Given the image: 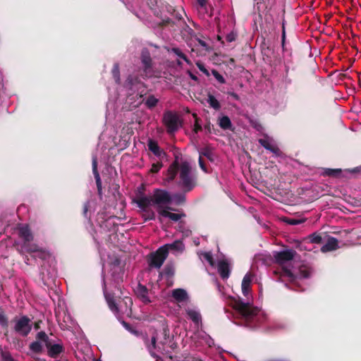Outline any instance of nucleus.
Returning a JSON list of instances; mask_svg holds the SVG:
<instances>
[{
  "label": "nucleus",
  "mask_w": 361,
  "mask_h": 361,
  "mask_svg": "<svg viewBox=\"0 0 361 361\" xmlns=\"http://www.w3.org/2000/svg\"><path fill=\"white\" fill-rule=\"evenodd\" d=\"M158 214H159V216L167 217L173 221H178L182 217L185 216V213H181V214L172 213V212H169L167 209H166L164 208H159Z\"/></svg>",
  "instance_id": "14"
},
{
  "label": "nucleus",
  "mask_w": 361,
  "mask_h": 361,
  "mask_svg": "<svg viewBox=\"0 0 361 361\" xmlns=\"http://www.w3.org/2000/svg\"><path fill=\"white\" fill-rule=\"evenodd\" d=\"M36 339L42 341L45 344L47 349V355L52 358H56L61 353L64 351V347L61 343H54L48 335L43 331H39L36 335Z\"/></svg>",
  "instance_id": "5"
},
{
  "label": "nucleus",
  "mask_w": 361,
  "mask_h": 361,
  "mask_svg": "<svg viewBox=\"0 0 361 361\" xmlns=\"http://www.w3.org/2000/svg\"><path fill=\"white\" fill-rule=\"evenodd\" d=\"M252 283V276L250 274H245L243 279L241 288L243 294L247 296L250 290V286Z\"/></svg>",
  "instance_id": "22"
},
{
  "label": "nucleus",
  "mask_w": 361,
  "mask_h": 361,
  "mask_svg": "<svg viewBox=\"0 0 361 361\" xmlns=\"http://www.w3.org/2000/svg\"><path fill=\"white\" fill-rule=\"evenodd\" d=\"M18 236L23 240V244H27L34 239V235L28 225H23L18 228Z\"/></svg>",
  "instance_id": "13"
},
{
  "label": "nucleus",
  "mask_w": 361,
  "mask_h": 361,
  "mask_svg": "<svg viewBox=\"0 0 361 361\" xmlns=\"http://www.w3.org/2000/svg\"><path fill=\"white\" fill-rule=\"evenodd\" d=\"M136 294L139 299L145 304L151 302L148 296V289L145 286L139 283L136 289Z\"/></svg>",
  "instance_id": "15"
},
{
  "label": "nucleus",
  "mask_w": 361,
  "mask_h": 361,
  "mask_svg": "<svg viewBox=\"0 0 361 361\" xmlns=\"http://www.w3.org/2000/svg\"><path fill=\"white\" fill-rule=\"evenodd\" d=\"M196 65L199 70L202 71L204 74H205L207 76H209V72L208 70L205 68L204 65L201 62H197Z\"/></svg>",
  "instance_id": "48"
},
{
  "label": "nucleus",
  "mask_w": 361,
  "mask_h": 361,
  "mask_svg": "<svg viewBox=\"0 0 361 361\" xmlns=\"http://www.w3.org/2000/svg\"><path fill=\"white\" fill-rule=\"evenodd\" d=\"M198 162H199V165H200V169L205 173H208V169L207 167L206 166L203 159H202V157H199V159H198Z\"/></svg>",
  "instance_id": "51"
},
{
  "label": "nucleus",
  "mask_w": 361,
  "mask_h": 361,
  "mask_svg": "<svg viewBox=\"0 0 361 361\" xmlns=\"http://www.w3.org/2000/svg\"><path fill=\"white\" fill-rule=\"evenodd\" d=\"M164 274L168 278H172L175 274V267L172 263H168L164 267L162 272L159 273V277Z\"/></svg>",
  "instance_id": "27"
},
{
  "label": "nucleus",
  "mask_w": 361,
  "mask_h": 361,
  "mask_svg": "<svg viewBox=\"0 0 361 361\" xmlns=\"http://www.w3.org/2000/svg\"><path fill=\"white\" fill-rule=\"evenodd\" d=\"M172 297L178 302H181L188 298V293L185 290L182 288H176L172 290Z\"/></svg>",
  "instance_id": "21"
},
{
  "label": "nucleus",
  "mask_w": 361,
  "mask_h": 361,
  "mask_svg": "<svg viewBox=\"0 0 361 361\" xmlns=\"http://www.w3.org/2000/svg\"><path fill=\"white\" fill-rule=\"evenodd\" d=\"M229 95H231L232 97H233L235 99L238 100L239 99L238 95L235 92H229Z\"/></svg>",
  "instance_id": "58"
},
{
  "label": "nucleus",
  "mask_w": 361,
  "mask_h": 361,
  "mask_svg": "<svg viewBox=\"0 0 361 361\" xmlns=\"http://www.w3.org/2000/svg\"><path fill=\"white\" fill-rule=\"evenodd\" d=\"M141 61L144 65V72L147 75V71L152 68V58L148 51L145 50L142 51Z\"/></svg>",
  "instance_id": "20"
},
{
  "label": "nucleus",
  "mask_w": 361,
  "mask_h": 361,
  "mask_svg": "<svg viewBox=\"0 0 361 361\" xmlns=\"http://www.w3.org/2000/svg\"><path fill=\"white\" fill-rule=\"evenodd\" d=\"M176 18H178V20H182V17H181L180 15V16H177Z\"/></svg>",
  "instance_id": "62"
},
{
  "label": "nucleus",
  "mask_w": 361,
  "mask_h": 361,
  "mask_svg": "<svg viewBox=\"0 0 361 361\" xmlns=\"http://www.w3.org/2000/svg\"><path fill=\"white\" fill-rule=\"evenodd\" d=\"M297 255L295 250H286L280 252H276L274 254V258L276 264L284 267V264L292 261L295 256Z\"/></svg>",
  "instance_id": "11"
},
{
  "label": "nucleus",
  "mask_w": 361,
  "mask_h": 361,
  "mask_svg": "<svg viewBox=\"0 0 361 361\" xmlns=\"http://www.w3.org/2000/svg\"><path fill=\"white\" fill-rule=\"evenodd\" d=\"M197 41H198V43H199V44H200L203 48H204V49H206V50H207V49H208L207 44L204 41H203V40H202V39H197Z\"/></svg>",
  "instance_id": "55"
},
{
  "label": "nucleus",
  "mask_w": 361,
  "mask_h": 361,
  "mask_svg": "<svg viewBox=\"0 0 361 361\" xmlns=\"http://www.w3.org/2000/svg\"><path fill=\"white\" fill-rule=\"evenodd\" d=\"M310 241L312 243L319 244L322 241V235L317 233H313L309 235Z\"/></svg>",
  "instance_id": "39"
},
{
  "label": "nucleus",
  "mask_w": 361,
  "mask_h": 361,
  "mask_svg": "<svg viewBox=\"0 0 361 361\" xmlns=\"http://www.w3.org/2000/svg\"><path fill=\"white\" fill-rule=\"evenodd\" d=\"M120 262H121L120 259H118V258H116V259L114 260V266H119Z\"/></svg>",
  "instance_id": "60"
},
{
  "label": "nucleus",
  "mask_w": 361,
  "mask_h": 361,
  "mask_svg": "<svg viewBox=\"0 0 361 361\" xmlns=\"http://www.w3.org/2000/svg\"><path fill=\"white\" fill-rule=\"evenodd\" d=\"M0 326L5 329L4 336L8 337V320L5 312L3 310H0Z\"/></svg>",
  "instance_id": "24"
},
{
  "label": "nucleus",
  "mask_w": 361,
  "mask_h": 361,
  "mask_svg": "<svg viewBox=\"0 0 361 361\" xmlns=\"http://www.w3.org/2000/svg\"><path fill=\"white\" fill-rule=\"evenodd\" d=\"M123 281V271L120 268H114L112 270L111 279L109 281L103 280V292L109 309L117 313L120 309H123L122 303L125 309L130 308L133 305L131 298L124 295L122 290Z\"/></svg>",
  "instance_id": "1"
},
{
  "label": "nucleus",
  "mask_w": 361,
  "mask_h": 361,
  "mask_svg": "<svg viewBox=\"0 0 361 361\" xmlns=\"http://www.w3.org/2000/svg\"><path fill=\"white\" fill-rule=\"evenodd\" d=\"M163 164L161 161H157L156 163H153L152 164V167L150 169V173H157L159 171V170L162 168Z\"/></svg>",
  "instance_id": "44"
},
{
  "label": "nucleus",
  "mask_w": 361,
  "mask_h": 361,
  "mask_svg": "<svg viewBox=\"0 0 361 361\" xmlns=\"http://www.w3.org/2000/svg\"><path fill=\"white\" fill-rule=\"evenodd\" d=\"M111 74L112 76L115 80V82L117 84L120 83V68H119V64L118 63H116L114 64V66L111 70Z\"/></svg>",
  "instance_id": "35"
},
{
  "label": "nucleus",
  "mask_w": 361,
  "mask_h": 361,
  "mask_svg": "<svg viewBox=\"0 0 361 361\" xmlns=\"http://www.w3.org/2000/svg\"><path fill=\"white\" fill-rule=\"evenodd\" d=\"M35 329H39V324H37V323H36V324H35Z\"/></svg>",
  "instance_id": "61"
},
{
  "label": "nucleus",
  "mask_w": 361,
  "mask_h": 361,
  "mask_svg": "<svg viewBox=\"0 0 361 361\" xmlns=\"http://www.w3.org/2000/svg\"><path fill=\"white\" fill-rule=\"evenodd\" d=\"M192 116L195 118V120L194 128H193V131L195 133H197L198 132L201 131L202 129L201 124L199 123V121L200 119L197 117V115L195 113L192 114Z\"/></svg>",
  "instance_id": "41"
},
{
  "label": "nucleus",
  "mask_w": 361,
  "mask_h": 361,
  "mask_svg": "<svg viewBox=\"0 0 361 361\" xmlns=\"http://www.w3.org/2000/svg\"><path fill=\"white\" fill-rule=\"evenodd\" d=\"M207 102L209 106L213 108L214 110H219L221 109V104L215 98V97L211 94H208Z\"/></svg>",
  "instance_id": "32"
},
{
  "label": "nucleus",
  "mask_w": 361,
  "mask_h": 361,
  "mask_svg": "<svg viewBox=\"0 0 361 361\" xmlns=\"http://www.w3.org/2000/svg\"><path fill=\"white\" fill-rule=\"evenodd\" d=\"M177 344L176 343H171L170 345H169V348L171 349V350H174L175 348H177Z\"/></svg>",
  "instance_id": "59"
},
{
  "label": "nucleus",
  "mask_w": 361,
  "mask_h": 361,
  "mask_svg": "<svg viewBox=\"0 0 361 361\" xmlns=\"http://www.w3.org/2000/svg\"><path fill=\"white\" fill-rule=\"evenodd\" d=\"M149 72V71H147V73ZM146 77H149V75L148 73L147 74V75H145ZM149 76H152V74H149Z\"/></svg>",
  "instance_id": "64"
},
{
  "label": "nucleus",
  "mask_w": 361,
  "mask_h": 361,
  "mask_svg": "<svg viewBox=\"0 0 361 361\" xmlns=\"http://www.w3.org/2000/svg\"><path fill=\"white\" fill-rule=\"evenodd\" d=\"M133 333L137 336H140L145 345L146 348L149 351L151 356L156 357V353L168 355L171 352L167 349V341L170 338V331L167 326L162 329L163 340L157 343L159 340V333L157 330L153 332L152 336L149 340L148 335L145 333L139 332L138 331H133Z\"/></svg>",
  "instance_id": "3"
},
{
  "label": "nucleus",
  "mask_w": 361,
  "mask_h": 361,
  "mask_svg": "<svg viewBox=\"0 0 361 361\" xmlns=\"http://www.w3.org/2000/svg\"><path fill=\"white\" fill-rule=\"evenodd\" d=\"M171 197L172 201L173 200L176 205H182L186 201V197L184 193H175Z\"/></svg>",
  "instance_id": "33"
},
{
  "label": "nucleus",
  "mask_w": 361,
  "mask_h": 361,
  "mask_svg": "<svg viewBox=\"0 0 361 361\" xmlns=\"http://www.w3.org/2000/svg\"><path fill=\"white\" fill-rule=\"evenodd\" d=\"M11 323L13 324V331L23 337L27 336L32 330L31 319L27 316L15 317Z\"/></svg>",
  "instance_id": "8"
},
{
  "label": "nucleus",
  "mask_w": 361,
  "mask_h": 361,
  "mask_svg": "<svg viewBox=\"0 0 361 361\" xmlns=\"http://www.w3.org/2000/svg\"><path fill=\"white\" fill-rule=\"evenodd\" d=\"M219 125L224 130H231L232 128L231 119L227 116H224L219 118Z\"/></svg>",
  "instance_id": "29"
},
{
  "label": "nucleus",
  "mask_w": 361,
  "mask_h": 361,
  "mask_svg": "<svg viewBox=\"0 0 361 361\" xmlns=\"http://www.w3.org/2000/svg\"><path fill=\"white\" fill-rule=\"evenodd\" d=\"M149 149L157 157H164L166 155V153L160 148L158 143L156 141L149 140L147 144Z\"/></svg>",
  "instance_id": "18"
},
{
  "label": "nucleus",
  "mask_w": 361,
  "mask_h": 361,
  "mask_svg": "<svg viewBox=\"0 0 361 361\" xmlns=\"http://www.w3.org/2000/svg\"><path fill=\"white\" fill-rule=\"evenodd\" d=\"M232 299V307L244 319L245 326L250 329L258 326L259 319L257 314L259 310L251 305L250 302H245L240 298Z\"/></svg>",
  "instance_id": "4"
},
{
  "label": "nucleus",
  "mask_w": 361,
  "mask_h": 361,
  "mask_svg": "<svg viewBox=\"0 0 361 361\" xmlns=\"http://www.w3.org/2000/svg\"><path fill=\"white\" fill-rule=\"evenodd\" d=\"M218 271L223 279H226L230 276V268L228 263L225 260H221L218 264Z\"/></svg>",
  "instance_id": "19"
},
{
  "label": "nucleus",
  "mask_w": 361,
  "mask_h": 361,
  "mask_svg": "<svg viewBox=\"0 0 361 361\" xmlns=\"http://www.w3.org/2000/svg\"><path fill=\"white\" fill-rule=\"evenodd\" d=\"M341 173V169H325L323 175L331 177H338Z\"/></svg>",
  "instance_id": "37"
},
{
  "label": "nucleus",
  "mask_w": 361,
  "mask_h": 361,
  "mask_svg": "<svg viewBox=\"0 0 361 361\" xmlns=\"http://www.w3.org/2000/svg\"><path fill=\"white\" fill-rule=\"evenodd\" d=\"M285 42H286V29H285V24H284V23H283L282 35H281V46H282L283 51L286 50Z\"/></svg>",
  "instance_id": "47"
},
{
  "label": "nucleus",
  "mask_w": 361,
  "mask_h": 361,
  "mask_svg": "<svg viewBox=\"0 0 361 361\" xmlns=\"http://www.w3.org/2000/svg\"><path fill=\"white\" fill-rule=\"evenodd\" d=\"M40 340L32 342L29 345L30 350L35 354H41L43 352V345L40 343Z\"/></svg>",
  "instance_id": "28"
},
{
  "label": "nucleus",
  "mask_w": 361,
  "mask_h": 361,
  "mask_svg": "<svg viewBox=\"0 0 361 361\" xmlns=\"http://www.w3.org/2000/svg\"><path fill=\"white\" fill-rule=\"evenodd\" d=\"M235 39H236V34H235L233 32H231V33L228 34L226 37V39L228 42H232L235 41Z\"/></svg>",
  "instance_id": "54"
},
{
  "label": "nucleus",
  "mask_w": 361,
  "mask_h": 361,
  "mask_svg": "<svg viewBox=\"0 0 361 361\" xmlns=\"http://www.w3.org/2000/svg\"><path fill=\"white\" fill-rule=\"evenodd\" d=\"M162 122L168 134H173L181 127L182 121L176 111H166L163 114Z\"/></svg>",
  "instance_id": "6"
},
{
  "label": "nucleus",
  "mask_w": 361,
  "mask_h": 361,
  "mask_svg": "<svg viewBox=\"0 0 361 361\" xmlns=\"http://www.w3.org/2000/svg\"><path fill=\"white\" fill-rule=\"evenodd\" d=\"M212 74L216 78V80L221 84H225L226 80L222 75H221L216 70L212 69Z\"/></svg>",
  "instance_id": "43"
},
{
  "label": "nucleus",
  "mask_w": 361,
  "mask_h": 361,
  "mask_svg": "<svg viewBox=\"0 0 361 361\" xmlns=\"http://www.w3.org/2000/svg\"><path fill=\"white\" fill-rule=\"evenodd\" d=\"M166 247H160L155 252L147 255V262L150 268L160 269L168 257Z\"/></svg>",
  "instance_id": "9"
},
{
  "label": "nucleus",
  "mask_w": 361,
  "mask_h": 361,
  "mask_svg": "<svg viewBox=\"0 0 361 361\" xmlns=\"http://www.w3.org/2000/svg\"><path fill=\"white\" fill-rule=\"evenodd\" d=\"M31 257L34 259L39 258L42 260H45L50 257V255L46 250L39 248V250H38V251H37L34 255H32Z\"/></svg>",
  "instance_id": "34"
},
{
  "label": "nucleus",
  "mask_w": 361,
  "mask_h": 361,
  "mask_svg": "<svg viewBox=\"0 0 361 361\" xmlns=\"http://www.w3.org/2000/svg\"><path fill=\"white\" fill-rule=\"evenodd\" d=\"M186 314L188 316V317L195 324H199L201 320L202 317L199 312L192 310V309H186L185 310Z\"/></svg>",
  "instance_id": "25"
},
{
  "label": "nucleus",
  "mask_w": 361,
  "mask_h": 361,
  "mask_svg": "<svg viewBox=\"0 0 361 361\" xmlns=\"http://www.w3.org/2000/svg\"><path fill=\"white\" fill-rule=\"evenodd\" d=\"M178 171H180V180L178 185L183 188L184 192L191 191L195 186V180L191 176V166L188 161H183L180 164L178 157H176V159L169 166L165 180L169 183L173 181Z\"/></svg>",
  "instance_id": "2"
},
{
  "label": "nucleus",
  "mask_w": 361,
  "mask_h": 361,
  "mask_svg": "<svg viewBox=\"0 0 361 361\" xmlns=\"http://www.w3.org/2000/svg\"><path fill=\"white\" fill-rule=\"evenodd\" d=\"M171 51L173 54H175L176 56H178L179 58L184 60L187 63H190V61L188 59V58L187 57V56L184 53H183L182 51L179 48L173 47V48H172Z\"/></svg>",
  "instance_id": "38"
},
{
  "label": "nucleus",
  "mask_w": 361,
  "mask_h": 361,
  "mask_svg": "<svg viewBox=\"0 0 361 361\" xmlns=\"http://www.w3.org/2000/svg\"><path fill=\"white\" fill-rule=\"evenodd\" d=\"M92 172H93L94 178H98V177H100L99 173L97 170V161L96 158L93 159V160H92Z\"/></svg>",
  "instance_id": "45"
},
{
  "label": "nucleus",
  "mask_w": 361,
  "mask_h": 361,
  "mask_svg": "<svg viewBox=\"0 0 361 361\" xmlns=\"http://www.w3.org/2000/svg\"><path fill=\"white\" fill-rule=\"evenodd\" d=\"M144 212L145 213L142 215V217L144 218L145 221L155 219V214L152 209H147V211Z\"/></svg>",
  "instance_id": "42"
},
{
  "label": "nucleus",
  "mask_w": 361,
  "mask_h": 361,
  "mask_svg": "<svg viewBox=\"0 0 361 361\" xmlns=\"http://www.w3.org/2000/svg\"><path fill=\"white\" fill-rule=\"evenodd\" d=\"M39 248L40 247L37 244L31 243V242L27 243V244H23L22 245V249H24L25 252L31 254V255H34Z\"/></svg>",
  "instance_id": "31"
},
{
  "label": "nucleus",
  "mask_w": 361,
  "mask_h": 361,
  "mask_svg": "<svg viewBox=\"0 0 361 361\" xmlns=\"http://www.w3.org/2000/svg\"><path fill=\"white\" fill-rule=\"evenodd\" d=\"M205 128H207V129H208V130H209V126H205Z\"/></svg>",
  "instance_id": "63"
},
{
  "label": "nucleus",
  "mask_w": 361,
  "mask_h": 361,
  "mask_svg": "<svg viewBox=\"0 0 361 361\" xmlns=\"http://www.w3.org/2000/svg\"><path fill=\"white\" fill-rule=\"evenodd\" d=\"M310 269L306 265H301L298 269V273L294 274L290 269L283 267L279 274V279L282 281L287 279L289 282L293 283L298 278L307 279L310 276Z\"/></svg>",
  "instance_id": "7"
},
{
  "label": "nucleus",
  "mask_w": 361,
  "mask_h": 361,
  "mask_svg": "<svg viewBox=\"0 0 361 361\" xmlns=\"http://www.w3.org/2000/svg\"><path fill=\"white\" fill-rule=\"evenodd\" d=\"M159 102V99H157L154 95H149L145 102V104L148 109H152L155 107Z\"/></svg>",
  "instance_id": "36"
},
{
  "label": "nucleus",
  "mask_w": 361,
  "mask_h": 361,
  "mask_svg": "<svg viewBox=\"0 0 361 361\" xmlns=\"http://www.w3.org/2000/svg\"><path fill=\"white\" fill-rule=\"evenodd\" d=\"M338 248V241L336 238L329 237L326 243L321 247L322 252L336 250Z\"/></svg>",
  "instance_id": "17"
},
{
  "label": "nucleus",
  "mask_w": 361,
  "mask_h": 361,
  "mask_svg": "<svg viewBox=\"0 0 361 361\" xmlns=\"http://www.w3.org/2000/svg\"><path fill=\"white\" fill-rule=\"evenodd\" d=\"M204 259L209 263L211 266L214 265V261L212 255L209 252H206L204 255Z\"/></svg>",
  "instance_id": "50"
},
{
  "label": "nucleus",
  "mask_w": 361,
  "mask_h": 361,
  "mask_svg": "<svg viewBox=\"0 0 361 361\" xmlns=\"http://www.w3.org/2000/svg\"><path fill=\"white\" fill-rule=\"evenodd\" d=\"M173 25L174 22L169 18L162 20L159 23V25L161 27L173 26Z\"/></svg>",
  "instance_id": "46"
},
{
  "label": "nucleus",
  "mask_w": 361,
  "mask_h": 361,
  "mask_svg": "<svg viewBox=\"0 0 361 361\" xmlns=\"http://www.w3.org/2000/svg\"><path fill=\"white\" fill-rule=\"evenodd\" d=\"M162 247H166L168 253L170 250L176 251H183L184 250V244L180 240H175L173 243L170 244H166Z\"/></svg>",
  "instance_id": "23"
},
{
  "label": "nucleus",
  "mask_w": 361,
  "mask_h": 361,
  "mask_svg": "<svg viewBox=\"0 0 361 361\" xmlns=\"http://www.w3.org/2000/svg\"><path fill=\"white\" fill-rule=\"evenodd\" d=\"M97 188L98 195L102 197V180L100 177H98V178H95Z\"/></svg>",
  "instance_id": "49"
},
{
  "label": "nucleus",
  "mask_w": 361,
  "mask_h": 361,
  "mask_svg": "<svg viewBox=\"0 0 361 361\" xmlns=\"http://www.w3.org/2000/svg\"><path fill=\"white\" fill-rule=\"evenodd\" d=\"M200 157H202V156L207 157L210 161L213 162L214 161V155L212 152V149L210 147H205L202 148L199 151Z\"/></svg>",
  "instance_id": "26"
},
{
  "label": "nucleus",
  "mask_w": 361,
  "mask_h": 361,
  "mask_svg": "<svg viewBox=\"0 0 361 361\" xmlns=\"http://www.w3.org/2000/svg\"><path fill=\"white\" fill-rule=\"evenodd\" d=\"M286 222L290 225H298V224H300L304 222V220L289 219L286 221Z\"/></svg>",
  "instance_id": "53"
},
{
  "label": "nucleus",
  "mask_w": 361,
  "mask_h": 361,
  "mask_svg": "<svg viewBox=\"0 0 361 361\" xmlns=\"http://www.w3.org/2000/svg\"><path fill=\"white\" fill-rule=\"evenodd\" d=\"M140 82L139 78L137 76H134V75H128V77L127 78L126 80V82H125V86L126 87H128V89H133V87L136 85L137 84H138L139 82Z\"/></svg>",
  "instance_id": "30"
},
{
  "label": "nucleus",
  "mask_w": 361,
  "mask_h": 361,
  "mask_svg": "<svg viewBox=\"0 0 361 361\" xmlns=\"http://www.w3.org/2000/svg\"><path fill=\"white\" fill-rule=\"evenodd\" d=\"M258 142L261 146L271 152L276 157H280L281 155V151L280 149L276 145H272L268 140L259 139Z\"/></svg>",
  "instance_id": "16"
},
{
  "label": "nucleus",
  "mask_w": 361,
  "mask_h": 361,
  "mask_svg": "<svg viewBox=\"0 0 361 361\" xmlns=\"http://www.w3.org/2000/svg\"><path fill=\"white\" fill-rule=\"evenodd\" d=\"M152 197V204L157 206V211L159 208H163L162 205L169 204L172 202V197L170 193L164 190L155 189Z\"/></svg>",
  "instance_id": "10"
},
{
  "label": "nucleus",
  "mask_w": 361,
  "mask_h": 361,
  "mask_svg": "<svg viewBox=\"0 0 361 361\" xmlns=\"http://www.w3.org/2000/svg\"><path fill=\"white\" fill-rule=\"evenodd\" d=\"M197 4L202 7L204 8L207 5V0H197Z\"/></svg>",
  "instance_id": "56"
},
{
  "label": "nucleus",
  "mask_w": 361,
  "mask_h": 361,
  "mask_svg": "<svg viewBox=\"0 0 361 361\" xmlns=\"http://www.w3.org/2000/svg\"><path fill=\"white\" fill-rule=\"evenodd\" d=\"M90 206L89 202H85L83 204V207H82V214H83L84 216L86 218H87V213L90 209Z\"/></svg>",
  "instance_id": "52"
},
{
  "label": "nucleus",
  "mask_w": 361,
  "mask_h": 361,
  "mask_svg": "<svg viewBox=\"0 0 361 361\" xmlns=\"http://www.w3.org/2000/svg\"><path fill=\"white\" fill-rule=\"evenodd\" d=\"M188 75L190 76V78L193 80L194 81H198V78L194 75L192 72L190 71H188Z\"/></svg>",
  "instance_id": "57"
},
{
  "label": "nucleus",
  "mask_w": 361,
  "mask_h": 361,
  "mask_svg": "<svg viewBox=\"0 0 361 361\" xmlns=\"http://www.w3.org/2000/svg\"><path fill=\"white\" fill-rule=\"evenodd\" d=\"M133 202L137 204V207L142 211H147L149 206L152 204V196H146L144 192L139 191Z\"/></svg>",
  "instance_id": "12"
},
{
  "label": "nucleus",
  "mask_w": 361,
  "mask_h": 361,
  "mask_svg": "<svg viewBox=\"0 0 361 361\" xmlns=\"http://www.w3.org/2000/svg\"><path fill=\"white\" fill-rule=\"evenodd\" d=\"M0 354H1L2 361H15V360L13 358L11 354L8 351H5V350H3L2 349H1Z\"/></svg>",
  "instance_id": "40"
}]
</instances>
